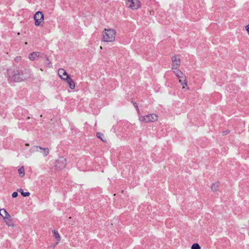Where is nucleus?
<instances>
[{
  "label": "nucleus",
  "instance_id": "f257e3e1",
  "mask_svg": "<svg viewBox=\"0 0 249 249\" xmlns=\"http://www.w3.org/2000/svg\"><path fill=\"white\" fill-rule=\"evenodd\" d=\"M116 31L113 28H105L102 32V40L105 42H113L115 41Z\"/></svg>",
  "mask_w": 249,
  "mask_h": 249
},
{
  "label": "nucleus",
  "instance_id": "f03ea898",
  "mask_svg": "<svg viewBox=\"0 0 249 249\" xmlns=\"http://www.w3.org/2000/svg\"><path fill=\"white\" fill-rule=\"evenodd\" d=\"M142 4L139 0H126L125 6L133 11L137 10L142 7Z\"/></svg>",
  "mask_w": 249,
  "mask_h": 249
},
{
  "label": "nucleus",
  "instance_id": "7ed1b4c3",
  "mask_svg": "<svg viewBox=\"0 0 249 249\" xmlns=\"http://www.w3.org/2000/svg\"><path fill=\"white\" fill-rule=\"evenodd\" d=\"M159 117L155 113H151L145 116L139 117V120L142 123L154 122L158 120Z\"/></svg>",
  "mask_w": 249,
  "mask_h": 249
},
{
  "label": "nucleus",
  "instance_id": "20e7f679",
  "mask_svg": "<svg viewBox=\"0 0 249 249\" xmlns=\"http://www.w3.org/2000/svg\"><path fill=\"white\" fill-rule=\"evenodd\" d=\"M0 215L2 216L8 226L14 227V224L12 221L11 216L5 209H1L0 210Z\"/></svg>",
  "mask_w": 249,
  "mask_h": 249
},
{
  "label": "nucleus",
  "instance_id": "39448f33",
  "mask_svg": "<svg viewBox=\"0 0 249 249\" xmlns=\"http://www.w3.org/2000/svg\"><path fill=\"white\" fill-rule=\"evenodd\" d=\"M9 77H12L16 82H20L24 80L22 75L19 74L18 71H14L12 70H8Z\"/></svg>",
  "mask_w": 249,
  "mask_h": 249
},
{
  "label": "nucleus",
  "instance_id": "423d86ee",
  "mask_svg": "<svg viewBox=\"0 0 249 249\" xmlns=\"http://www.w3.org/2000/svg\"><path fill=\"white\" fill-rule=\"evenodd\" d=\"M35 24L36 26H40L44 19V16L42 12L38 11L35 13L34 16Z\"/></svg>",
  "mask_w": 249,
  "mask_h": 249
},
{
  "label": "nucleus",
  "instance_id": "0eeeda50",
  "mask_svg": "<svg viewBox=\"0 0 249 249\" xmlns=\"http://www.w3.org/2000/svg\"><path fill=\"white\" fill-rule=\"evenodd\" d=\"M172 64L171 69L172 70H176L179 68L180 65V59L177 55H173L171 57Z\"/></svg>",
  "mask_w": 249,
  "mask_h": 249
},
{
  "label": "nucleus",
  "instance_id": "6e6552de",
  "mask_svg": "<svg viewBox=\"0 0 249 249\" xmlns=\"http://www.w3.org/2000/svg\"><path fill=\"white\" fill-rule=\"evenodd\" d=\"M58 74L60 78L64 81L70 77L67 71L63 69H59L58 71Z\"/></svg>",
  "mask_w": 249,
  "mask_h": 249
},
{
  "label": "nucleus",
  "instance_id": "1a4fd4ad",
  "mask_svg": "<svg viewBox=\"0 0 249 249\" xmlns=\"http://www.w3.org/2000/svg\"><path fill=\"white\" fill-rule=\"evenodd\" d=\"M178 81H179V83L182 86V89H188V88L187 78H186V75L183 76L181 77L180 78H178Z\"/></svg>",
  "mask_w": 249,
  "mask_h": 249
},
{
  "label": "nucleus",
  "instance_id": "9d476101",
  "mask_svg": "<svg viewBox=\"0 0 249 249\" xmlns=\"http://www.w3.org/2000/svg\"><path fill=\"white\" fill-rule=\"evenodd\" d=\"M66 161L64 159H60L56 161V166L60 168H63L65 166Z\"/></svg>",
  "mask_w": 249,
  "mask_h": 249
},
{
  "label": "nucleus",
  "instance_id": "9b49d317",
  "mask_svg": "<svg viewBox=\"0 0 249 249\" xmlns=\"http://www.w3.org/2000/svg\"><path fill=\"white\" fill-rule=\"evenodd\" d=\"M65 81L67 82V83L69 85V88L71 89H73L75 88V83L73 82V81L72 80V79L71 78V77L68 78L66 80H65Z\"/></svg>",
  "mask_w": 249,
  "mask_h": 249
},
{
  "label": "nucleus",
  "instance_id": "f8f14e48",
  "mask_svg": "<svg viewBox=\"0 0 249 249\" xmlns=\"http://www.w3.org/2000/svg\"><path fill=\"white\" fill-rule=\"evenodd\" d=\"M173 71V72L176 75V76L178 77V78H179L183 76H185V74H184L179 69H177L176 70H172Z\"/></svg>",
  "mask_w": 249,
  "mask_h": 249
},
{
  "label": "nucleus",
  "instance_id": "ddd939ff",
  "mask_svg": "<svg viewBox=\"0 0 249 249\" xmlns=\"http://www.w3.org/2000/svg\"><path fill=\"white\" fill-rule=\"evenodd\" d=\"M39 53L37 52H35L33 53H31L29 55V58L30 60L33 61L35 60L36 57H38L39 56Z\"/></svg>",
  "mask_w": 249,
  "mask_h": 249
},
{
  "label": "nucleus",
  "instance_id": "4468645a",
  "mask_svg": "<svg viewBox=\"0 0 249 249\" xmlns=\"http://www.w3.org/2000/svg\"><path fill=\"white\" fill-rule=\"evenodd\" d=\"M53 234L54 235L55 237L57 239V241L58 242L60 241V236L58 232L57 231H55V230L53 231Z\"/></svg>",
  "mask_w": 249,
  "mask_h": 249
},
{
  "label": "nucleus",
  "instance_id": "2eb2a0df",
  "mask_svg": "<svg viewBox=\"0 0 249 249\" xmlns=\"http://www.w3.org/2000/svg\"><path fill=\"white\" fill-rule=\"evenodd\" d=\"M18 191L21 194V195L23 196H29L30 195V193L29 192H23V190H21V189H19L18 190Z\"/></svg>",
  "mask_w": 249,
  "mask_h": 249
},
{
  "label": "nucleus",
  "instance_id": "dca6fc26",
  "mask_svg": "<svg viewBox=\"0 0 249 249\" xmlns=\"http://www.w3.org/2000/svg\"><path fill=\"white\" fill-rule=\"evenodd\" d=\"M18 174L21 176H23L24 175V170L23 167L19 168L18 170Z\"/></svg>",
  "mask_w": 249,
  "mask_h": 249
},
{
  "label": "nucleus",
  "instance_id": "f3484780",
  "mask_svg": "<svg viewBox=\"0 0 249 249\" xmlns=\"http://www.w3.org/2000/svg\"><path fill=\"white\" fill-rule=\"evenodd\" d=\"M199 245L197 243L194 244L191 247V249H200Z\"/></svg>",
  "mask_w": 249,
  "mask_h": 249
},
{
  "label": "nucleus",
  "instance_id": "a211bd4d",
  "mask_svg": "<svg viewBox=\"0 0 249 249\" xmlns=\"http://www.w3.org/2000/svg\"><path fill=\"white\" fill-rule=\"evenodd\" d=\"M97 137L99 139H101V140H103V134H102V133H100V132L97 133Z\"/></svg>",
  "mask_w": 249,
  "mask_h": 249
},
{
  "label": "nucleus",
  "instance_id": "6ab92c4d",
  "mask_svg": "<svg viewBox=\"0 0 249 249\" xmlns=\"http://www.w3.org/2000/svg\"><path fill=\"white\" fill-rule=\"evenodd\" d=\"M21 56H17L15 58V61L16 62H19L21 60Z\"/></svg>",
  "mask_w": 249,
  "mask_h": 249
},
{
  "label": "nucleus",
  "instance_id": "aec40b11",
  "mask_svg": "<svg viewBox=\"0 0 249 249\" xmlns=\"http://www.w3.org/2000/svg\"><path fill=\"white\" fill-rule=\"evenodd\" d=\"M245 28L246 31H247L248 35L249 36V24L246 26Z\"/></svg>",
  "mask_w": 249,
  "mask_h": 249
},
{
  "label": "nucleus",
  "instance_id": "412c9836",
  "mask_svg": "<svg viewBox=\"0 0 249 249\" xmlns=\"http://www.w3.org/2000/svg\"><path fill=\"white\" fill-rule=\"evenodd\" d=\"M229 130H226V131H224L223 132H222V135H227L229 133Z\"/></svg>",
  "mask_w": 249,
  "mask_h": 249
},
{
  "label": "nucleus",
  "instance_id": "4be33fe9",
  "mask_svg": "<svg viewBox=\"0 0 249 249\" xmlns=\"http://www.w3.org/2000/svg\"><path fill=\"white\" fill-rule=\"evenodd\" d=\"M17 196H18V193H17V192H14V193L12 194V196H13V197H16Z\"/></svg>",
  "mask_w": 249,
  "mask_h": 249
},
{
  "label": "nucleus",
  "instance_id": "5701e85b",
  "mask_svg": "<svg viewBox=\"0 0 249 249\" xmlns=\"http://www.w3.org/2000/svg\"><path fill=\"white\" fill-rule=\"evenodd\" d=\"M133 105L135 107V108H136L138 107L137 105V104L136 102H133Z\"/></svg>",
  "mask_w": 249,
  "mask_h": 249
},
{
  "label": "nucleus",
  "instance_id": "b1692460",
  "mask_svg": "<svg viewBox=\"0 0 249 249\" xmlns=\"http://www.w3.org/2000/svg\"><path fill=\"white\" fill-rule=\"evenodd\" d=\"M44 155H46L47 154H48V150H47V151L46 150H44Z\"/></svg>",
  "mask_w": 249,
  "mask_h": 249
},
{
  "label": "nucleus",
  "instance_id": "393cba45",
  "mask_svg": "<svg viewBox=\"0 0 249 249\" xmlns=\"http://www.w3.org/2000/svg\"><path fill=\"white\" fill-rule=\"evenodd\" d=\"M136 108L137 110L138 113L139 114L140 113V110H139L138 107H136Z\"/></svg>",
  "mask_w": 249,
  "mask_h": 249
}]
</instances>
